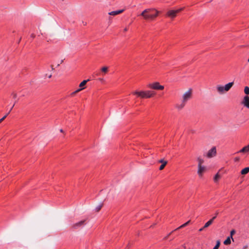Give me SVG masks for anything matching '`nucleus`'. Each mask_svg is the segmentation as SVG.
<instances>
[{
  "mask_svg": "<svg viewBox=\"0 0 249 249\" xmlns=\"http://www.w3.org/2000/svg\"><path fill=\"white\" fill-rule=\"evenodd\" d=\"M239 152L243 153L249 152V144L246 146L244 147L242 149L240 150Z\"/></svg>",
  "mask_w": 249,
  "mask_h": 249,
  "instance_id": "nucleus-19",
  "label": "nucleus"
},
{
  "mask_svg": "<svg viewBox=\"0 0 249 249\" xmlns=\"http://www.w3.org/2000/svg\"><path fill=\"white\" fill-rule=\"evenodd\" d=\"M249 172V167H246L242 169L241 171L242 175H246Z\"/></svg>",
  "mask_w": 249,
  "mask_h": 249,
  "instance_id": "nucleus-18",
  "label": "nucleus"
},
{
  "mask_svg": "<svg viewBox=\"0 0 249 249\" xmlns=\"http://www.w3.org/2000/svg\"><path fill=\"white\" fill-rule=\"evenodd\" d=\"M192 96V89H190L185 91L182 96L181 103L178 106L179 109H182L186 105L188 100L191 99Z\"/></svg>",
  "mask_w": 249,
  "mask_h": 249,
  "instance_id": "nucleus-2",
  "label": "nucleus"
},
{
  "mask_svg": "<svg viewBox=\"0 0 249 249\" xmlns=\"http://www.w3.org/2000/svg\"><path fill=\"white\" fill-rule=\"evenodd\" d=\"M183 8H181L176 10H169L166 13V16L171 19H173L176 17L177 14L183 10Z\"/></svg>",
  "mask_w": 249,
  "mask_h": 249,
  "instance_id": "nucleus-5",
  "label": "nucleus"
},
{
  "mask_svg": "<svg viewBox=\"0 0 249 249\" xmlns=\"http://www.w3.org/2000/svg\"><path fill=\"white\" fill-rule=\"evenodd\" d=\"M245 107L249 108V97L247 95L244 97L242 103Z\"/></svg>",
  "mask_w": 249,
  "mask_h": 249,
  "instance_id": "nucleus-12",
  "label": "nucleus"
},
{
  "mask_svg": "<svg viewBox=\"0 0 249 249\" xmlns=\"http://www.w3.org/2000/svg\"><path fill=\"white\" fill-rule=\"evenodd\" d=\"M51 76H52V75H50L49 76V78H50V77H51Z\"/></svg>",
  "mask_w": 249,
  "mask_h": 249,
  "instance_id": "nucleus-37",
  "label": "nucleus"
},
{
  "mask_svg": "<svg viewBox=\"0 0 249 249\" xmlns=\"http://www.w3.org/2000/svg\"><path fill=\"white\" fill-rule=\"evenodd\" d=\"M216 155V149L215 146L213 147L210 150L208 151L207 153L206 156L208 158H211Z\"/></svg>",
  "mask_w": 249,
  "mask_h": 249,
  "instance_id": "nucleus-8",
  "label": "nucleus"
},
{
  "mask_svg": "<svg viewBox=\"0 0 249 249\" xmlns=\"http://www.w3.org/2000/svg\"><path fill=\"white\" fill-rule=\"evenodd\" d=\"M205 228H204V227H202V228H200V229L199 230V231H203Z\"/></svg>",
  "mask_w": 249,
  "mask_h": 249,
  "instance_id": "nucleus-32",
  "label": "nucleus"
},
{
  "mask_svg": "<svg viewBox=\"0 0 249 249\" xmlns=\"http://www.w3.org/2000/svg\"><path fill=\"white\" fill-rule=\"evenodd\" d=\"M134 95H137L142 98H149L155 95L156 92L151 90L135 91L133 92Z\"/></svg>",
  "mask_w": 249,
  "mask_h": 249,
  "instance_id": "nucleus-3",
  "label": "nucleus"
},
{
  "mask_svg": "<svg viewBox=\"0 0 249 249\" xmlns=\"http://www.w3.org/2000/svg\"><path fill=\"white\" fill-rule=\"evenodd\" d=\"M231 237H228L224 242V244L225 245H229L231 244Z\"/></svg>",
  "mask_w": 249,
  "mask_h": 249,
  "instance_id": "nucleus-21",
  "label": "nucleus"
},
{
  "mask_svg": "<svg viewBox=\"0 0 249 249\" xmlns=\"http://www.w3.org/2000/svg\"><path fill=\"white\" fill-rule=\"evenodd\" d=\"M99 80H100V81H103V79H102V78H100V79H99Z\"/></svg>",
  "mask_w": 249,
  "mask_h": 249,
  "instance_id": "nucleus-36",
  "label": "nucleus"
},
{
  "mask_svg": "<svg viewBox=\"0 0 249 249\" xmlns=\"http://www.w3.org/2000/svg\"><path fill=\"white\" fill-rule=\"evenodd\" d=\"M220 241H217V242H216V245L215 246V247L213 248V249H218L219 246H220Z\"/></svg>",
  "mask_w": 249,
  "mask_h": 249,
  "instance_id": "nucleus-25",
  "label": "nucleus"
},
{
  "mask_svg": "<svg viewBox=\"0 0 249 249\" xmlns=\"http://www.w3.org/2000/svg\"><path fill=\"white\" fill-rule=\"evenodd\" d=\"M148 87L150 89L155 90H163L164 89V86L160 85L159 82L149 84Z\"/></svg>",
  "mask_w": 249,
  "mask_h": 249,
  "instance_id": "nucleus-6",
  "label": "nucleus"
},
{
  "mask_svg": "<svg viewBox=\"0 0 249 249\" xmlns=\"http://www.w3.org/2000/svg\"><path fill=\"white\" fill-rule=\"evenodd\" d=\"M206 171V167L205 166H198L197 174L200 178H202L203 174Z\"/></svg>",
  "mask_w": 249,
  "mask_h": 249,
  "instance_id": "nucleus-10",
  "label": "nucleus"
},
{
  "mask_svg": "<svg viewBox=\"0 0 249 249\" xmlns=\"http://www.w3.org/2000/svg\"><path fill=\"white\" fill-rule=\"evenodd\" d=\"M190 222V220H189L187 222L185 223L184 224H182V225H181L180 226H179V227H178V228L175 229L174 230V231H177L178 230H179L180 229H181V228H183L186 227V226H187L189 224Z\"/></svg>",
  "mask_w": 249,
  "mask_h": 249,
  "instance_id": "nucleus-20",
  "label": "nucleus"
},
{
  "mask_svg": "<svg viewBox=\"0 0 249 249\" xmlns=\"http://www.w3.org/2000/svg\"><path fill=\"white\" fill-rule=\"evenodd\" d=\"M51 67L52 68V71H59L61 68L60 65L58 63H53L51 65Z\"/></svg>",
  "mask_w": 249,
  "mask_h": 249,
  "instance_id": "nucleus-13",
  "label": "nucleus"
},
{
  "mask_svg": "<svg viewBox=\"0 0 249 249\" xmlns=\"http://www.w3.org/2000/svg\"><path fill=\"white\" fill-rule=\"evenodd\" d=\"M248 248V245H245L244 246H243V249H247Z\"/></svg>",
  "mask_w": 249,
  "mask_h": 249,
  "instance_id": "nucleus-31",
  "label": "nucleus"
},
{
  "mask_svg": "<svg viewBox=\"0 0 249 249\" xmlns=\"http://www.w3.org/2000/svg\"><path fill=\"white\" fill-rule=\"evenodd\" d=\"M173 231H171L167 236H166V237L164 238V239H167L168 238V236L170 235H171Z\"/></svg>",
  "mask_w": 249,
  "mask_h": 249,
  "instance_id": "nucleus-30",
  "label": "nucleus"
},
{
  "mask_svg": "<svg viewBox=\"0 0 249 249\" xmlns=\"http://www.w3.org/2000/svg\"><path fill=\"white\" fill-rule=\"evenodd\" d=\"M197 160L198 161V166H203L202 164L204 163V161L200 157H198L197 158Z\"/></svg>",
  "mask_w": 249,
  "mask_h": 249,
  "instance_id": "nucleus-17",
  "label": "nucleus"
},
{
  "mask_svg": "<svg viewBox=\"0 0 249 249\" xmlns=\"http://www.w3.org/2000/svg\"><path fill=\"white\" fill-rule=\"evenodd\" d=\"M127 30H128L127 28H125L124 29V32H126V31H127Z\"/></svg>",
  "mask_w": 249,
  "mask_h": 249,
  "instance_id": "nucleus-33",
  "label": "nucleus"
},
{
  "mask_svg": "<svg viewBox=\"0 0 249 249\" xmlns=\"http://www.w3.org/2000/svg\"><path fill=\"white\" fill-rule=\"evenodd\" d=\"M220 178V176L219 175V173H217L214 177V181L215 182H217L218 180Z\"/></svg>",
  "mask_w": 249,
  "mask_h": 249,
  "instance_id": "nucleus-22",
  "label": "nucleus"
},
{
  "mask_svg": "<svg viewBox=\"0 0 249 249\" xmlns=\"http://www.w3.org/2000/svg\"><path fill=\"white\" fill-rule=\"evenodd\" d=\"M124 11V9L117 10V11H112V12L108 13V14L109 15L114 16H116L117 15H118V14H120L123 13Z\"/></svg>",
  "mask_w": 249,
  "mask_h": 249,
  "instance_id": "nucleus-14",
  "label": "nucleus"
},
{
  "mask_svg": "<svg viewBox=\"0 0 249 249\" xmlns=\"http://www.w3.org/2000/svg\"><path fill=\"white\" fill-rule=\"evenodd\" d=\"M101 71L103 72L106 73L108 71V67H104L101 69Z\"/></svg>",
  "mask_w": 249,
  "mask_h": 249,
  "instance_id": "nucleus-24",
  "label": "nucleus"
},
{
  "mask_svg": "<svg viewBox=\"0 0 249 249\" xmlns=\"http://www.w3.org/2000/svg\"><path fill=\"white\" fill-rule=\"evenodd\" d=\"M89 81V79H88L87 80H84L79 85V87L81 88L80 89H77L76 90H75V91L73 92L72 93H71V95L72 96H74L76 93L79 92V91H80L81 90H82L83 89H84V88H83L86 84V83H87L88 81Z\"/></svg>",
  "mask_w": 249,
  "mask_h": 249,
  "instance_id": "nucleus-9",
  "label": "nucleus"
},
{
  "mask_svg": "<svg viewBox=\"0 0 249 249\" xmlns=\"http://www.w3.org/2000/svg\"><path fill=\"white\" fill-rule=\"evenodd\" d=\"M160 12L154 8H147L143 10L141 16L146 20H153L156 18Z\"/></svg>",
  "mask_w": 249,
  "mask_h": 249,
  "instance_id": "nucleus-1",
  "label": "nucleus"
},
{
  "mask_svg": "<svg viewBox=\"0 0 249 249\" xmlns=\"http://www.w3.org/2000/svg\"><path fill=\"white\" fill-rule=\"evenodd\" d=\"M244 92L246 94H249V88L248 86H246L244 88Z\"/></svg>",
  "mask_w": 249,
  "mask_h": 249,
  "instance_id": "nucleus-23",
  "label": "nucleus"
},
{
  "mask_svg": "<svg viewBox=\"0 0 249 249\" xmlns=\"http://www.w3.org/2000/svg\"><path fill=\"white\" fill-rule=\"evenodd\" d=\"M248 62H249V59H248Z\"/></svg>",
  "mask_w": 249,
  "mask_h": 249,
  "instance_id": "nucleus-39",
  "label": "nucleus"
},
{
  "mask_svg": "<svg viewBox=\"0 0 249 249\" xmlns=\"http://www.w3.org/2000/svg\"><path fill=\"white\" fill-rule=\"evenodd\" d=\"M14 107V105H13L12 106V107H11V108H10L9 111L7 113H5V115L4 116H3L1 119H0V123H1L6 118V117L7 116V115L10 113V112H11V111L12 110V109H13V108Z\"/></svg>",
  "mask_w": 249,
  "mask_h": 249,
  "instance_id": "nucleus-16",
  "label": "nucleus"
},
{
  "mask_svg": "<svg viewBox=\"0 0 249 249\" xmlns=\"http://www.w3.org/2000/svg\"><path fill=\"white\" fill-rule=\"evenodd\" d=\"M60 131L61 132H63V129H61L60 130Z\"/></svg>",
  "mask_w": 249,
  "mask_h": 249,
  "instance_id": "nucleus-35",
  "label": "nucleus"
},
{
  "mask_svg": "<svg viewBox=\"0 0 249 249\" xmlns=\"http://www.w3.org/2000/svg\"><path fill=\"white\" fill-rule=\"evenodd\" d=\"M235 233V230H233L232 231H231V233H230V234H231V236H230L232 240L233 239V238H232V236L233 235H234Z\"/></svg>",
  "mask_w": 249,
  "mask_h": 249,
  "instance_id": "nucleus-27",
  "label": "nucleus"
},
{
  "mask_svg": "<svg viewBox=\"0 0 249 249\" xmlns=\"http://www.w3.org/2000/svg\"><path fill=\"white\" fill-rule=\"evenodd\" d=\"M233 84L234 82H232L227 84L225 86L218 85L216 87L217 90L220 94H223L225 92L228 91L233 86Z\"/></svg>",
  "mask_w": 249,
  "mask_h": 249,
  "instance_id": "nucleus-4",
  "label": "nucleus"
},
{
  "mask_svg": "<svg viewBox=\"0 0 249 249\" xmlns=\"http://www.w3.org/2000/svg\"><path fill=\"white\" fill-rule=\"evenodd\" d=\"M17 102V101H15V103L14 104V105H15V103Z\"/></svg>",
  "mask_w": 249,
  "mask_h": 249,
  "instance_id": "nucleus-38",
  "label": "nucleus"
},
{
  "mask_svg": "<svg viewBox=\"0 0 249 249\" xmlns=\"http://www.w3.org/2000/svg\"><path fill=\"white\" fill-rule=\"evenodd\" d=\"M86 220H81L78 222L72 224L71 228L73 230H77L83 227L85 225Z\"/></svg>",
  "mask_w": 249,
  "mask_h": 249,
  "instance_id": "nucleus-7",
  "label": "nucleus"
},
{
  "mask_svg": "<svg viewBox=\"0 0 249 249\" xmlns=\"http://www.w3.org/2000/svg\"><path fill=\"white\" fill-rule=\"evenodd\" d=\"M12 95H13V98L15 99L17 97V94L16 93L13 92L12 93Z\"/></svg>",
  "mask_w": 249,
  "mask_h": 249,
  "instance_id": "nucleus-28",
  "label": "nucleus"
},
{
  "mask_svg": "<svg viewBox=\"0 0 249 249\" xmlns=\"http://www.w3.org/2000/svg\"><path fill=\"white\" fill-rule=\"evenodd\" d=\"M240 160V158L239 157H235L234 158V161H238Z\"/></svg>",
  "mask_w": 249,
  "mask_h": 249,
  "instance_id": "nucleus-29",
  "label": "nucleus"
},
{
  "mask_svg": "<svg viewBox=\"0 0 249 249\" xmlns=\"http://www.w3.org/2000/svg\"><path fill=\"white\" fill-rule=\"evenodd\" d=\"M159 162L162 163L159 168V169L160 170H162V169H163L165 167V165L167 163V161L164 160L163 159L160 160Z\"/></svg>",
  "mask_w": 249,
  "mask_h": 249,
  "instance_id": "nucleus-15",
  "label": "nucleus"
},
{
  "mask_svg": "<svg viewBox=\"0 0 249 249\" xmlns=\"http://www.w3.org/2000/svg\"><path fill=\"white\" fill-rule=\"evenodd\" d=\"M35 36L34 34H32V35H31V36H32V37H35Z\"/></svg>",
  "mask_w": 249,
  "mask_h": 249,
  "instance_id": "nucleus-34",
  "label": "nucleus"
},
{
  "mask_svg": "<svg viewBox=\"0 0 249 249\" xmlns=\"http://www.w3.org/2000/svg\"><path fill=\"white\" fill-rule=\"evenodd\" d=\"M102 206H103V204H101L97 206L95 208L96 211L97 212H99L102 208Z\"/></svg>",
  "mask_w": 249,
  "mask_h": 249,
  "instance_id": "nucleus-26",
  "label": "nucleus"
},
{
  "mask_svg": "<svg viewBox=\"0 0 249 249\" xmlns=\"http://www.w3.org/2000/svg\"><path fill=\"white\" fill-rule=\"evenodd\" d=\"M219 212L217 211L215 213V216H214L212 218L209 220L207 222H206L204 226V228H207L210 226L213 222V220L216 218L217 215L218 214Z\"/></svg>",
  "mask_w": 249,
  "mask_h": 249,
  "instance_id": "nucleus-11",
  "label": "nucleus"
}]
</instances>
